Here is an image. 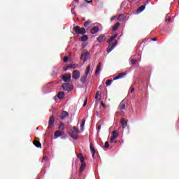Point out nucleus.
<instances>
[{
  "label": "nucleus",
  "instance_id": "f257e3e1",
  "mask_svg": "<svg viewBox=\"0 0 179 179\" xmlns=\"http://www.w3.org/2000/svg\"><path fill=\"white\" fill-rule=\"evenodd\" d=\"M115 38H117V35H114L113 36L110 37L108 41V43L110 44L107 49L108 52H111L113 48H115V45H117V44L118 43L117 41H115V43L113 45L111 44Z\"/></svg>",
  "mask_w": 179,
  "mask_h": 179
},
{
  "label": "nucleus",
  "instance_id": "f03ea898",
  "mask_svg": "<svg viewBox=\"0 0 179 179\" xmlns=\"http://www.w3.org/2000/svg\"><path fill=\"white\" fill-rule=\"evenodd\" d=\"M74 31H76V34H86V29L80 28L79 26L74 27Z\"/></svg>",
  "mask_w": 179,
  "mask_h": 179
},
{
  "label": "nucleus",
  "instance_id": "7ed1b4c3",
  "mask_svg": "<svg viewBox=\"0 0 179 179\" xmlns=\"http://www.w3.org/2000/svg\"><path fill=\"white\" fill-rule=\"evenodd\" d=\"M90 55V53L89 52L84 50V52L81 55L80 60L83 61V62H86L87 61V57Z\"/></svg>",
  "mask_w": 179,
  "mask_h": 179
},
{
  "label": "nucleus",
  "instance_id": "20e7f679",
  "mask_svg": "<svg viewBox=\"0 0 179 179\" xmlns=\"http://www.w3.org/2000/svg\"><path fill=\"white\" fill-rule=\"evenodd\" d=\"M80 78V72L78 70H76L73 72V79L77 80Z\"/></svg>",
  "mask_w": 179,
  "mask_h": 179
},
{
  "label": "nucleus",
  "instance_id": "39448f33",
  "mask_svg": "<svg viewBox=\"0 0 179 179\" xmlns=\"http://www.w3.org/2000/svg\"><path fill=\"white\" fill-rule=\"evenodd\" d=\"M71 78H72L71 73H67L62 76V80H64V82H69V80H71Z\"/></svg>",
  "mask_w": 179,
  "mask_h": 179
},
{
  "label": "nucleus",
  "instance_id": "423d86ee",
  "mask_svg": "<svg viewBox=\"0 0 179 179\" xmlns=\"http://www.w3.org/2000/svg\"><path fill=\"white\" fill-rule=\"evenodd\" d=\"M62 135H65V132L61 131H59V130H57L55 132V138H59V136H62Z\"/></svg>",
  "mask_w": 179,
  "mask_h": 179
},
{
  "label": "nucleus",
  "instance_id": "0eeeda50",
  "mask_svg": "<svg viewBox=\"0 0 179 179\" xmlns=\"http://www.w3.org/2000/svg\"><path fill=\"white\" fill-rule=\"evenodd\" d=\"M125 75H127V73H120L118 74L117 76H116L115 78H113V80H118V79H122V78H124V76H125Z\"/></svg>",
  "mask_w": 179,
  "mask_h": 179
},
{
  "label": "nucleus",
  "instance_id": "6e6552de",
  "mask_svg": "<svg viewBox=\"0 0 179 179\" xmlns=\"http://www.w3.org/2000/svg\"><path fill=\"white\" fill-rule=\"evenodd\" d=\"M98 43H103L106 41V36L104 35H101L97 38Z\"/></svg>",
  "mask_w": 179,
  "mask_h": 179
},
{
  "label": "nucleus",
  "instance_id": "1a4fd4ad",
  "mask_svg": "<svg viewBox=\"0 0 179 179\" xmlns=\"http://www.w3.org/2000/svg\"><path fill=\"white\" fill-rule=\"evenodd\" d=\"M90 148L92 157H94V155H96V150H94V147H93L92 144H90Z\"/></svg>",
  "mask_w": 179,
  "mask_h": 179
},
{
  "label": "nucleus",
  "instance_id": "9d476101",
  "mask_svg": "<svg viewBox=\"0 0 179 179\" xmlns=\"http://www.w3.org/2000/svg\"><path fill=\"white\" fill-rule=\"evenodd\" d=\"M100 68H101V63H99L96 66V70L95 71V75H99L100 73Z\"/></svg>",
  "mask_w": 179,
  "mask_h": 179
},
{
  "label": "nucleus",
  "instance_id": "9b49d317",
  "mask_svg": "<svg viewBox=\"0 0 179 179\" xmlns=\"http://www.w3.org/2000/svg\"><path fill=\"white\" fill-rule=\"evenodd\" d=\"M62 87H63L64 90H65L66 92H68V90H69V84L64 83L62 85Z\"/></svg>",
  "mask_w": 179,
  "mask_h": 179
},
{
  "label": "nucleus",
  "instance_id": "f8f14e48",
  "mask_svg": "<svg viewBox=\"0 0 179 179\" xmlns=\"http://www.w3.org/2000/svg\"><path fill=\"white\" fill-rule=\"evenodd\" d=\"M68 115H69V114L68 113V112H66V111H63V112L62 113V116H61L62 120H65V118H66V117H68Z\"/></svg>",
  "mask_w": 179,
  "mask_h": 179
},
{
  "label": "nucleus",
  "instance_id": "ddd939ff",
  "mask_svg": "<svg viewBox=\"0 0 179 179\" xmlns=\"http://www.w3.org/2000/svg\"><path fill=\"white\" fill-rule=\"evenodd\" d=\"M99 29L98 27H94L91 29L92 34H96V33H98Z\"/></svg>",
  "mask_w": 179,
  "mask_h": 179
},
{
  "label": "nucleus",
  "instance_id": "4468645a",
  "mask_svg": "<svg viewBox=\"0 0 179 179\" xmlns=\"http://www.w3.org/2000/svg\"><path fill=\"white\" fill-rule=\"evenodd\" d=\"M120 124H121L122 128H127V122H125V119L122 118L120 120Z\"/></svg>",
  "mask_w": 179,
  "mask_h": 179
},
{
  "label": "nucleus",
  "instance_id": "2eb2a0df",
  "mask_svg": "<svg viewBox=\"0 0 179 179\" xmlns=\"http://www.w3.org/2000/svg\"><path fill=\"white\" fill-rule=\"evenodd\" d=\"M113 136H112V140L113 139H117L118 138V133L116 131H113L112 132Z\"/></svg>",
  "mask_w": 179,
  "mask_h": 179
},
{
  "label": "nucleus",
  "instance_id": "dca6fc26",
  "mask_svg": "<svg viewBox=\"0 0 179 179\" xmlns=\"http://www.w3.org/2000/svg\"><path fill=\"white\" fill-rule=\"evenodd\" d=\"M145 8H146V6H141L137 10V13H141V12H143V10H145Z\"/></svg>",
  "mask_w": 179,
  "mask_h": 179
},
{
  "label": "nucleus",
  "instance_id": "f3484780",
  "mask_svg": "<svg viewBox=\"0 0 179 179\" xmlns=\"http://www.w3.org/2000/svg\"><path fill=\"white\" fill-rule=\"evenodd\" d=\"M86 79H87V76L85 74L80 78V82H82V83H85V82H86Z\"/></svg>",
  "mask_w": 179,
  "mask_h": 179
},
{
  "label": "nucleus",
  "instance_id": "a211bd4d",
  "mask_svg": "<svg viewBox=\"0 0 179 179\" xmlns=\"http://www.w3.org/2000/svg\"><path fill=\"white\" fill-rule=\"evenodd\" d=\"M65 96V93L64 92H60L57 94V97L59 99H64V96Z\"/></svg>",
  "mask_w": 179,
  "mask_h": 179
},
{
  "label": "nucleus",
  "instance_id": "6ab92c4d",
  "mask_svg": "<svg viewBox=\"0 0 179 179\" xmlns=\"http://www.w3.org/2000/svg\"><path fill=\"white\" fill-rule=\"evenodd\" d=\"M55 121V118L53 116L50 117L49 120V124L52 125Z\"/></svg>",
  "mask_w": 179,
  "mask_h": 179
},
{
  "label": "nucleus",
  "instance_id": "aec40b11",
  "mask_svg": "<svg viewBox=\"0 0 179 179\" xmlns=\"http://www.w3.org/2000/svg\"><path fill=\"white\" fill-rule=\"evenodd\" d=\"M85 124H86V120H83L82 124H80V129L82 131H85Z\"/></svg>",
  "mask_w": 179,
  "mask_h": 179
},
{
  "label": "nucleus",
  "instance_id": "412c9836",
  "mask_svg": "<svg viewBox=\"0 0 179 179\" xmlns=\"http://www.w3.org/2000/svg\"><path fill=\"white\" fill-rule=\"evenodd\" d=\"M90 72V65H88L85 70V75H86V76H88Z\"/></svg>",
  "mask_w": 179,
  "mask_h": 179
},
{
  "label": "nucleus",
  "instance_id": "4be33fe9",
  "mask_svg": "<svg viewBox=\"0 0 179 179\" xmlns=\"http://www.w3.org/2000/svg\"><path fill=\"white\" fill-rule=\"evenodd\" d=\"M78 157L81 162V163H85V158L83 157V155H82V154L78 155Z\"/></svg>",
  "mask_w": 179,
  "mask_h": 179
},
{
  "label": "nucleus",
  "instance_id": "5701e85b",
  "mask_svg": "<svg viewBox=\"0 0 179 179\" xmlns=\"http://www.w3.org/2000/svg\"><path fill=\"white\" fill-rule=\"evenodd\" d=\"M85 169H86V164H85V162H83L80 166V173H83V170H85Z\"/></svg>",
  "mask_w": 179,
  "mask_h": 179
},
{
  "label": "nucleus",
  "instance_id": "b1692460",
  "mask_svg": "<svg viewBox=\"0 0 179 179\" xmlns=\"http://www.w3.org/2000/svg\"><path fill=\"white\" fill-rule=\"evenodd\" d=\"M34 144L36 148H41V143H40V141H34Z\"/></svg>",
  "mask_w": 179,
  "mask_h": 179
},
{
  "label": "nucleus",
  "instance_id": "393cba45",
  "mask_svg": "<svg viewBox=\"0 0 179 179\" xmlns=\"http://www.w3.org/2000/svg\"><path fill=\"white\" fill-rule=\"evenodd\" d=\"M118 27H120V24L119 22H117L115 26H113V27L112 28V30L113 31H115V30H117L118 29Z\"/></svg>",
  "mask_w": 179,
  "mask_h": 179
},
{
  "label": "nucleus",
  "instance_id": "a878e982",
  "mask_svg": "<svg viewBox=\"0 0 179 179\" xmlns=\"http://www.w3.org/2000/svg\"><path fill=\"white\" fill-rule=\"evenodd\" d=\"M79 65L78 64H71L69 66V68H71L72 69H76Z\"/></svg>",
  "mask_w": 179,
  "mask_h": 179
},
{
  "label": "nucleus",
  "instance_id": "bb28decb",
  "mask_svg": "<svg viewBox=\"0 0 179 179\" xmlns=\"http://www.w3.org/2000/svg\"><path fill=\"white\" fill-rule=\"evenodd\" d=\"M89 38H87V36L86 35H83L82 37H81V41H87Z\"/></svg>",
  "mask_w": 179,
  "mask_h": 179
},
{
  "label": "nucleus",
  "instance_id": "cd10ccee",
  "mask_svg": "<svg viewBox=\"0 0 179 179\" xmlns=\"http://www.w3.org/2000/svg\"><path fill=\"white\" fill-rule=\"evenodd\" d=\"M90 21H86V22H84V26H85V27H90Z\"/></svg>",
  "mask_w": 179,
  "mask_h": 179
},
{
  "label": "nucleus",
  "instance_id": "c85d7f7f",
  "mask_svg": "<svg viewBox=\"0 0 179 179\" xmlns=\"http://www.w3.org/2000/svg\"><path fill=\"white\" fill-rule=\"evenodd\" d=\"M120 109L122 111V110H125V104L121 103L119 106Z\"/></svg>",
  "mask_w": 179,
  "mask_h": 179
},
{
  "label": "nucleus",
  "instance_id": "c756f323",
  "mask_svg": "<svg viewBox=\"0 0 179 179\" xmlns=\"http://www.w3.org/2000/svg\"><path fill=\"white\" fill-rule=\"evenodd\" d=\"M70 136L73 138V139H78V135L74 134L73 133L70 134Z\"/></svg>",
  "mask_w": 179,
  "mask_h": 179
},
{
  "label": "nucleus",
  "instance_id": "7c9ffc66",
  "mask_svg": "<svg viewBox=\"0 0 179 179\" xmlns=\"http://www.w3.org/2000/svg\"><path fill=\"white\" fill-rule=\"evenodd\" d=\"M59 129H62V131H64L65 129V127L63 123H61L59 126Z\"/></svg>",
  "mask_w": 179,
  "mask_h": 179
},
{
  "label": "nucleus",
  "instance_id": "2f4dec72",
  "mask_svg": "<svg viewBox=\"0 0 179 179\" xmlns=\"http://www.w3.org/2000/svg\"><path fill=\"white\" fill-rule=\"evenodd\" d=\"M69 58L66 56H65L64 58H63V61L64 62H68Z\"/></svg>",
  "mask_w": 179,
  "mask_h": 179
},
{
  "label": "nucleus",
  "instance_id": "473e14b6",
  "mask_svg": "<svg viewBox=\"0 0 179 179\" xmlns=\"http://www.w3.org/2000/svg\"><path fill=\"white\" fill-rule=\"evenodd\" d=\"M73 129H74V131H76V134H80V131H79V129H78V127H73Z\"/></svg>",
  "mask_w": 179,
  "mask_h": 179
},
{
  "label": "nucleus",
  "instance_id": "72a5a7b5",
  "mask_svg": "<svg viewBox=\"0 0 179 179\" xmlns=\"http://www.w3.org/2000/svg\"><path fill=\"white\" fill-rule=\"evenodd\" d=\"M131 65H135L136 64V59H131Z\"/></svg>",
  "mask_w": 179,
  "mask_h": 179
},
{
  "label": "nucleus",
  "instance_id": "f704fd0d",
  "mask_svg": "<svg viewBox=\"0 0 179 179\" xmlns=\"http://www.w3.org/2000/svg\"><path fill=\"white\" fill-rule=\"evenodd\" d=\"M111 82L112 80H106V85L110 86V85H111Z\"/></svg>",
  "mask_w": 179,
  "mask_h": 179
},
{
  "label": "nucleus",
  "instance_id": "c9c22d12",
  "mask_svg": "<svg viewBox=\"0 0 179 179\" xmlns=\"http://www.w3.org/2000/svg\"><path fill=\"white\" fill-rule=\"evenodd\" d=\"M110 142H111V143H117V141H115V139H113L112 137L110 138Z\"/></svg>",
  "mask_w": 179,
  "mask_h": 179
},
{
  "label": "nucleus",
  "instance_id": "e433bc0d",
  "mask_svg": "<svg viewBox=\"0 0 179 179\" xmlns=\"http://www.w3.org/2000/svg\"><path fill=\"white\" fill-rule=\"evenodd\" d=\"M87 104V99H85L84 103H83V107L86 106Z\"/></svg>",
  "mask_w": 179,
  "mask_h": 179
},
{
  "label": "nucleus",
  "instance_id": "4c0bfd02",
  "mask_svg": "<svg viewBox=\"0 0 179 179\" xmlns=\"http://www.w3.org/2000/svg\"><path fill=\"white\" fill-rule=\"evenodd\" d=\"M110 146V144H108V143L106 141V143H105V148H108Z\"/></svg>",
  "mask_w": 179,
  "mask_h": 179
},
{
  "label": "nucleus",
  "instance_id": "58836bf2",
  "mask_svg": "<svg viewBox=\"0 0 179 179\" xmlns=\"http://www.w3.org/2000/svg\"><path fill=\"white\" fill-rule=\"evenodd\" d=\"M134 92H135V89H134V88H131V89L130 90V92H131V93H134Z\"/></svg>",
  "mask_w": 179,
  "mask_h": 179
},
{
  "label": "nucleus",
  "instance_id": "ea45409f",
  "mask_svg": "<svg viewBox=\"0 0 179 179\" xmlns=\"http://www.w3.org/2000/svg\"><path fill=\"white\" fill-rule=\"evenodd\" d=\"M115 19V17L113 16V17H112L110 18V21L113 22V20H114Z\"/></svg>",
  "mask_w": 179,
  "mask_h": 179
},
{
  "label": "nucleus",
  "instance_id": "a19ab883",
  "mask_svg": "<svg viewBox=\"0 0 179 179\" xmlns=\"http://www.w3.org/2000/svg\"><path fill=\"white\" fill-rule=\"evenodd\" d=\"M99 97V92H96V94L95 95V99H97Z\"/></svg>",
  "mask_w": 179,
  "mask_h": 179
},
{
  "label": "nucleus",
  "instance_id": "79ce46f5",
  "mask_svg": "<svg viewBox=\"0 0 179 179\" xmlns=\"http://www.w3.org/2000/svg\"><path fill=\"white\" fill-rule=\"evenodd\" d=\"M43 160H48V158L47 157H43Z\"/></svg>",
  "mask_w": 179,
  "mask_h": 179
},
{
  "label": "nucleus",
  "instance_id": "37998d69",
  "mask_svg": "<svg viewBox=\"0 0 179 179\" xmlns=\"http://www.w3.org/2000/svg\"><path fill=\"white\" fill-rule=\"evenodd\" d=\"M152 41H157V38H152Z\"/></svg>",
  "mask_w": 179,
  "mask_h": 179
},
{
  "label": "nucleus",
  "instance_id": "c03bdc74",
  "mask_svg": "<svg viewBox=\"0 0 179 179\" xmlns=\"http://www.w3.org/2000/svg\"><path fill=\"white\" fill-rule=\"evenodd\" d=\"M93 2V0L87 1L88 3H92Z\"/></svg>",
  "mask_w": 179,
  "mask_h": 179
},
{
  "label": "nucleus",
  "instance_id": "a18cd8bd",
  "mask_svg": "<svg viewBox=\"0 0 179 179\" xmlns=\"http://www.w3.org/2000/svg\"><path fill=\"white\" fill-rule=\"evenodd\" d=\"M98 129H101V126H99Z\"/></svg>",
  "mask_w": 179,
  "mask_h": 179
},
{
  "label": "nucleus",
  "instance_id": "49530a36",
  "mask_svg": "<svg viewBox=\"0 0 179 179\" xmlns=\"http://www.w3.org/2000/svg\"><path fill=\"white\" fill-rule=\"evenodd\" d=\"M171 19L169 18L168 22H171Z\"/></svg>",
  "mask_w": 179,
  "mask_h": 179
},
{
  "label": "nucleus",
  "instance_id": "de8ad7c7",
  "mask_svg": "<svg viewBox=\"0 0 179 179\" xmlns=\"http://www.w3.org/2000/svg\"><path fill=\"white\" fill-rule=\"evenodd\" d=\"M101 104H102L103 107H104V105H103V103H101Z\"/></svg>",
  "mask_w": 179,
  "mask_h": 179
},
{
  "label": "nucleus",
  "instance_id": "09e8293b",
  "mask_svg": "<svg viewBox=\"0 0 179 179\" xmlns=\"http://www.w3.org/2000/svg\"><path fill=\"white\" fill-rule=\"evenodd\" d=\"M76 1H78V0H76Z\"/></svg>",
  "mask_w": 179,
  "mask_h": 179
}]
</instances>
